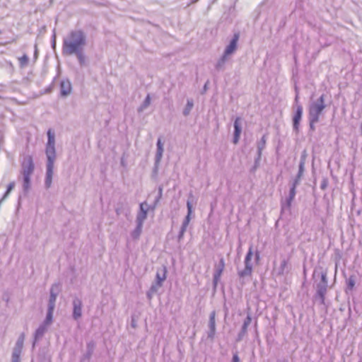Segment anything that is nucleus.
<instances>
[{"label": "nucleus", "mask_w": 362, "mask_h": 362, "mask_svg": "<svg viewBox=\"0 0 362 362\" xmlns=\"http://www.w3.org/2000/svg\"><path fill=\"white\" fill-rule=\"evenodd\" d=\"M47 142L45 148V154L47 157L46 163V175L45 179V186L46 189H49L52 182V176L54 173V162L57 158L55 148V134L52 129H49L47 132Z\"/></svg>", "instance_id": "f257e3e1"}, {"label": "nucleus", "mask_w": 362, "mask_h": 362, "mask_svg": "<svg viewBox=\"0 0 362 362\" xmlns=\"http://www.w3.org/2000/svg\"><path fill=\"white\" fill-rule=\"evenodd\" d=\"M86 45V35L82 30H71L63 40L62 53L73 55L74 52L84 49Z\"/></svg>", "instance_id": "f03ea898"}, {"label": "nucleus", "mask_w": 362, "mask_h": 362, "mask_svg": "<svg viewBox=\"0 0 362 362\" xmlns=\"http://www.w3.org/2000/svg\"><path fill=\"white\" fill-rule=\"evenodd\" d=\"M35 165L30 156H25L21 163V175L23 179V189L27 192L30 188V178L33 174Z\"/></svg>", "instance_id": "7ed1b4c3"}, {"label": "nucleus", "mask_w": 362, "mask_h": 362, "mask_svg": "<svg viewBox=\"0 0 362 362\" xmlns=\"http://www.w3.org/2000/svg\"><path fill=\"white\" fill-rule=\"evenodd\" d=\"M317 276L320 277V281L316 284V294L315 298L316 299L319 298L320 303L324 304L328 288L327 273L325 272H319L315 270L313 273V277L315 278Z\"/></svg>", "instance_id": "20e7f679"}, {"label": "nucleus", "mask_w": 362, "mask_h": 362, "mask_svg": "<svg viewBox=\"0 0 362 362\" xmlns=\"http://www.w3.org/2000/svg\"><path fill=\"white\" fill-rule=\"evenodd\" d=\"M325 107V95L322 94L317 100L310 103L308 118H312L313 121L319 120L320 116Z\"/></svg>", "instance_id": "39448f33"}, {"label": "nucleus", "mask_w": 362, "mask_h": 362, "mask_svg": "<svg viewBox=\"0 0 362 362\" xmlns=\"http://www.w3.org/2000/svg\"><path fill=\"white\" fill-rule=\"evenodd\" d=\"M293 129L298 134L299 132L300 122L303 115V107L298 102V95L296 94L294 105L293 106Z\"/></svg>", "instance_id": "423d86ee"}, {"label": "nucleus", "mask_w": 362, "mask_h": 362, "mask_svg": "<svg viewBox=\"0 0 362 362\" xmlns=\"http://www.w3.org/2000/svg\"><path fill=\"white\" fill-rule=\"evenodd\" d=\"M253 248L252 246H250L249 247V250L246 254V256L245 257L244 260V264L245 267L242 270H239L238 272V274L240 278L244 279L245 277L250 276L252 273V264L251 262L252 258L253 256Z\"/></svg>", "instance_id": "0eeeda50"}, {"label": "nucleus", "mask_w": 362, "mask_h": 362, "mask_svg": "<svg viewBox=\"0 0 362 362\" xmlns=\"http://www.w3.org/2000/svg\"><path fill=\"white\" fill-rule=\"evenodd\" d=\"M167 269L165 266L157 269L156 276V282L153 283L148 293V296L150 298V293H154L162 286L163 281L166 279Z\"/></svg>", "instance_id": "6e6552de"}, {"label": "nucleus", "mask_w": 362, "mask_h": 362, "mask_svg": "<svg viewBox=\"0 0 362 362\" xmlns=\"http://www.w3.org/2000/svg\"><path fill=\"white\" fill-rule=\"evenodd\" d=\"M25 339L24 334H21L18 338L15 346L13 349L11 358L21 360V354L22 353L23 343Z\"/></svg>", "instance_id": "1a4fd4ad"}, {"label": "nucleus", "mask_w": 362, "mask_h": 362, "mask_svg": "<svg viewBox=\"0 0 362 362\" xmlns=\"http://www.w3.org/2000/svg\"><path fill=\"white\" fill-rule=\"evenodd\" d=\"M194 200V199L193 194L192 192H190L189 194L188 199L187 201V214L185 216V219L183 220L182 226H181L182 228H184L185 229H187V228L189 223V221L191 220V215L192 214V203H193Z\"/></svg>", "instance_id": "9d476101"}, {"label": "nucleus", "mask_w": 362, "mask_h": 362, "mask_svg": "<svg viewBox=\"0 0 362 362\" xmlns=\"http://www.w3.org/2000/svg\"><path fill=\"white\" fill-rule=\"evenodd\" d=\"M225 268V262L223 258H221L218 264L215 265L214 272L213 275V284L214 287L216 288L217 286L218 282L219 281L221 274Z\"/></svg>", "instance_id": "9b49d317"}, {"label": "nucleus", "mask_w": 362, "mask_h": 362, "mask_svg": "<svg viewBox=\"0 0 362 362\" xmlns=\"http://www.w3.org/2000/svg\"><path fill=\"white\" fill-rule=\"evenodd\" d=\"M72 317L75 320H78L82 316V300L79 298L75 297L72 301Z\"/></svg>", "instance_id": "f8f14e48"}, {"label": "nucleus", "mask_w": 362, "mask_h": 362, "mask_svg": "<svg viewBox=\"0 0 362 362\" xmlns=\"http://www.w3.org/2000/svg\"><path fill=\"white\" fill-rule=\"evenodd\" d=\"M238 40H239V34L235 33L233 35V38L231 39L229 45L226 46V47L223 52V54L225 55L230 57V55H232L235 53V52L237 49Z\"/></svg>", "instance_id": "ddd939ff"}, {"label": "nucleus", "mask_w": 362, "mask_h": 362, "mask_svg": "<svg viewBox=\"0 0 362 362\" xmlns=\"http://www.w3.org/2000/svg\"><path fill=\"white\" fill-rule=\"evenodd\" d=\"M148 206L146 202H142L139 205V211L136 215V223L144 224V221L147 218V213L148 211Z\"/></svg>", "instance_id": "4468645a"}, {"label": "nucleus", "mask_w": 362, "mask_h": 362, "mask_svg": "<svg viewBox=\"0 0 362 362\" xmlns=\"http://www.w3.org/2000/svg\"><path fill=\"white\" fill-rule=\"evenodd\" d=\"M208 327V338L213 339L216 334V312L214 310L210 313Z\"/></svg>", "instance_id": "2eb2a0df"}, {"label": "nucleus", "mask_w": 362, "mask_h": 362, "mask_svg": "<svg viewBox=\"0 0 362 362\" xmlns=\"http://www.w3.org/2000/svg\"><path fill=\"white\" fill-rule=\"evenodd\" d=\"M234 133H233V142L236 144L239 141L240 134L242 132V124H241V118L236 117L234 121Z\"/></svg>", "instance_id": "dca6fc26"}, {"label": "nucleus", "mask_w": 362, "mask_h": 362, "mask_svg": "<svg viewBox=\"0 0 362 362\" xmlns=\"http://www.w3.org/2000/svg\"><path fill=\"white\" fill-rule=\"evenodd\" d=\"M266 142H267V136H266V135H263L262 137L261 138V139L257 144V158L255 159V168H256L259 164V161L262 156V152L266 146Z\"/></svg>", "instance_id": "f3484780"}, {"label": "nucleus", "mask_w": 362, "mask_h": 362, "mask_svg": "<svg viewBox=\"0 0 362 362\" xmlns=\"http://www.w3.org/2000/svg\"><path fill=\"white\" fill-rule=\"evenodd\" d=\"M49 327V325H45L44 322H42V324L38 327L35 332L33 346H35V341L43 337L44 334L47 332Z\"/></svg>", "instance_id": "a211bd4d"}, {"label": "nucleus", "mask_w": 362, "mask_h": 362, "mask_svg": "<svg viewBox=\"0 0 362 362\" xmlns=\"http://www.w3.org/2000/svg\"><path fill=\"white\" fill-rule=\"evenodd\" d=\"M230 60L229 57L224 54L218 59L215 64V69L217 71H222L226 69V64Z\"/></svg>", "instance_id": "6ab92c4d"}, {"label": "nucleus", "mask_w": 362, "mask_h": 362, "mask_svg": "<svg viewBox=\"0 0 362 362\" xmlns=\"http://www.w3.org/2000/svg\"><path fill=\"white\" fill-rule=\"evenodd\" d=\"M71 90V85L69 80H62L60 83V93L62 96H67Z\"/></svg>", "instance_id": "aec40b11"}, {"label": "nucleus", "mask_w": 362, "mask_h": 362, "mask_svg": "<svg viewBox=\"0 0 362 362\" xmlns=\"http://www.w3.org/2000/svg\"><path fill=\"white\" fill-rule=\"evenodd\" d=\"M293 199H294L293 197H292L291 196H288L284 200H282L281 202V211H290L291 204H292V202L293 201Z\"/></svg>", "instance_id": "412c9836"}, {"label": "nucleus", "mask_w": 362, "mask_h": 362, "mask_svg": "<svg viewBox=\"0 0 362 362\" xmlns=\"http://www.w3.org/2000/svg\"><path fill=\"white\" fill-rule=\"evenodd\" d=\"M293 199H294L293 197H292L291 196H288L284 200H282L281 202V211H290L291 204H292V202L293 201Z\"/></svg>", "instance_id": "4be33fe9"}, {"label": "nucleus", "mask_w": 362, "mask_h": 362, "mask_svg": "<svg viewBox=\"0 0 362 362\" xmlns=\"http://www.w3.org/2000/svg\"><path fill=\"white\" fill-rule=\"evenodd\" d=\"M293 199H294L293 197H292L291 196H288L284 200H282L281 202V211H290L291 204H292V202L293 201Z\"/></svg>", "instance_id": "5701e85b"}, {"label": "nucleus", "mask_w": 362, "mask_h": 362, "mask_svg": "<svg viewBox=\"0 0 362 362\" xmlns=\"http://www.w3.org/2000/svg\"><path fill=\"white\" fill-rule=\"evenodd\" d=\"M194 107V101L192 98H188L187 100V104L183 110L182 114L184 116L187 117L189 115Z\"/></svg>", "instance_id": "b1692460"}, {"label": "nucleus", "mask_w": 362, "mask_h": 362, "mask_svg": "<svg viewBox=\"0 0 362 362\" xmlns=\"http://www.w3.org/2000/svg\"><path fill=\"white\" fill-rule=\"evenodd\" d=\"M305 155L303 154L300 157L298 172L297 174V175L298 176V178H301V177L303 174V172L305 170Z\"/></svg>", "instance_id": "393cba45"}, {"label": "nucleus", "mask_w": 362, "mask_h": 362, "mask_svg": "<svg viewBox=\"0 0 362 362\" xmlns=\"http://www.w3.org/2000/svg\"><path fill=\"white\" fill-rule=\"evenodd\" d=\"M143 224L136 223V227L135 229L131 233V236L133 239L137 240L139 239L141 231H142Z\"/></svg>", "instance_id": "a878e982"}, {"label": "nucleus", "mask_w": 362, "mask_h": 362, "mask_svg": "<svg viewBox=\"0 0 362 362\" xmlns=\"http://www.w3.org/2000/svg\"><path fill=\"white\" fill-rule=\"evenodd\" d=\"M54 309H51L47 308V312L45 319L42 322H44L45 325H47L50 326L53 321V313Z\"/></svg>", "instance_id": "bb28decb"}, {"label": "nucleus", "mask_w": 362, "mask_h": 362, "mask_svg": "<svg viewBox=\"0 0 362 362\" xmlns=\"http://www.w3.org/2000/svg\"><path fill=\"white\" fill-rule=\"evenodd\" d=\"M84 49L78 50L76 52H74V54L76 56L80 66H83L86 63V56L83 53Z\"/></svg>", "instance_id": "cd10ccee"}, {"label": "nucleus", "mask_w": 362, "mask_h": 362, "mask_svg": "<svg viewBox=\"0 0 362 362\" xmlns=\"http://www.w3.org/2000/svg\"><path fill=\"white\" fill-rule=\"evenodd\" d=\"M163 151H164L163 146L157 147L156 156H155L156 168H157V166L158 165L159 163L160 162V160L162 159Z\"/></svg>", "instance_id": "c85d7f7f"}, {"label": "nucleus", "mask_w": 362, "mask_h": 362, "mask_svg": "<svg viewBox=\"0 0 362 362\" xmlns=\"http://www.w3.org/2000/svg\"><path fill=\"white\" fill-rule=\"evenodd\" d=\"M150 103H151V97L149 95H147L144 101L143 102L141 105L139 107L138 111L142 112L143 110H144L149 106Z\"/></svg>", "instance_id": "c756f323"}, {"label": "nucleus", "mask_w": 362, "mask_h": 362, "mask_svg": "<svg viewBox=\"0 0 362 362\" xmlns=\"http://www.w3.org/2000/svg\"><path fill=\"white\" fill-rule=\"evenodd\" d=\"M60 286L61 284L59 283L52 284L49 290V294H54L56 296H58L60 291Z\"/></svg>", "instance_id": "7c9ffc66"}, {"label": "nucleus", "mask_w": 362, "mask_h": 362, "mask_svg": "<svg viewBox=\"0 0 362 362\" xmlns=\"http://www.w3.org/2000/svg\"><path fill=\"white\" fill-rule=\"evenodd\" d=\"M57 297V296H56L54 294H52V295L49 294V298L47 308H51V309L55 308V303H56Z\"/></svg>", "instance_id": "2f4dec72"}, {"label": "nucleus", "mask_w": 362, "mask_h": 362, "mask_svg": "<svg viewBox=\"0 0 362 362\" xmlns=\"http://www.w3.org/2000/svg\"><path fill=\"white\" fill-rule=\"evenodd\" d=\"M20 66L21 67H25L28 65L29 58L27 54H23L21 57L18 58Z\"/></svg>", "instance_id": "473e14b6"}, {"label": "nucleus", "mask_w": 362, "mask_h": 362, "mask_svg": "<svg viewBox=\"0 0 362 362\" xmlns=\"http://www.w3.org/2000/svg\"><path fill=\"white\" fill-rule=\"evenodd\" d=\"M115 212L118 216L121 214H125L126 216L127 215V212L125 210L124 204H121L120 206H119V204L117 205V206L115 208Z\"/></svg>", "instance_id": "72a5a7b5"}, {"label": "nucleus", "mask_w": 362, "mask_h": 362, "mask_svg": "<svg viewBox=\"0 0 362 362\" xmlns=\"http://www.w3.org/2000/svg\"><path fill=\"white\" fill-rule=\"evenodd\" d=\"M247 328H243V327L242 326V328H241V330L240 331V332L238 333V337H237V339H236V341H242V339H243V337L245 336V334H247Z\"/></svg>", "instance_id": "f704fd0d"}, {"label": "nucleus", "mask_w": 362, "mask_h": 362, "mask_svg": "<svg viewBox=\"0 0 362 362\" xmlns=\"http://www.w3.org/2000/svg\"><path fill=\"white\" fill-rule=\"evenodd\" d=\"M286 266H287L286 260L284 259L283 261H281L280 267L279 268V274L282 275L284 274L285 269H286Z\"/></svg>", "instance_id": "c9c22d12"}, {"label": "nucleus", "mask_w": 362, "mask_h": 362, "mask_svg": "<svg viewBox=\"0 0 362 362\" xmlns=\"http://www.w3.org/2000/svg\"><path fill=\"white\" fill-rule=\"evenodd\" d=\"M14 186H15V183L13 182H11L8 185L7 190L6 191L5 194H4L2 199H5L8 197V195L9 194L11 191L13 189Z\"/></svg>", "instance_id": "e433bc0d"}, {"label": "nucleus", "mask_w": 362, "mask_h": 362, "mask_svg": "<svg viewBox=\"0 0 362 362\" xmlns=\"http://www.w3.org/2000/svg\"><path fill=\"white\" fill-rule=\"evenodd\" d=\"M251 322H252L251 315L250 314H247V315L246 318L245 319L242 326L243 327V328H247V329L248 326L251 324Z\"/></svg>", "instance_id": "4c0bfd02"}, {"label": "nucleus", "mask_w": 362, "mask_h": 362, "mask_svg": "<svg viewBox=\"0 0 362 362\" xmlns=\"http://www.w3.org/2000/svg\"><path fill=\"white\" fill-rule=\"evenodd\" d=\"M251 322H252L251 315L250 314H247V315L246 318L245 319L242 326L243 327V328H247V329L248 326L251 324Z\"/></svg>", "instance_id": "58836bf2"}, {"label": "nucleus", "mask_w": 362, "mask_h": 362, "mask_svg": "<svg viewBox=\"0 0 362 362\" xmlns=\"http://www.w3.org/2000/svg\"><path fill=\"white\" fill-rule=\"evenodd\" d=\"M308 120H309V124H310V129L312 131H315V125L316 123H317L319 122V120L313 121V119L312 118H308Z\"/></svg>", "instance_id": "ea45409f"}, {"label": "nucleus", "mask_w": 362, "mask_h": 362, "mask_svg": "<svg viewBox=\"0 0 362 362\" xmlns=\"http://www.w3.org/2000/svg\"><path fill=\"white\" fill-rule=\"evenodd\" d=\"M186 230L187 229H185L184 228H182V227L180 228V232H179L178 235H177V240H178V242H180L182 240Z\"/></svg>", "instance_id": "a19ab883"}, {"label": "nucleus", "mask_w": 362, "mask_h": 362, "mask_svg": "<svg viewBox=\"0 0 362 362\" xmlns=\"http://www.w3.org/2000/svg\"><path fill=\"white\" fill-rule=\"evenodd\" d=\"M355 285V280L351 276L347 281V286L349 289H352Z\"/></svg>", "instance_id": "79ce46f5"}, {"label": "nucleus", "mask_w": 362, "mask_h": 362, "mask_svg": "<svg viewBox=\"0 0 362 362\" xmlns=\"http://www.w3.org/2000/svg\"><path fill=\"white\" fill-rule=\"evenodd\" d=\"M38 362H51V360L49 358L45 356V355L43 356H39V361Z\"/></svg>", "instance_id": "37998d69"}, {"label": "nucleus", "mask_w": 362, "mask_h": 362, "mask_svg": "<svg viewBox=\"0 0 362 362\" xmlns=\"http://www.w3.org/2000/svg\"><path fill=\"white\" fill-rule=\"evenodd\" d=\"M162 194H163V187L160 186L158 187V194L156 199V203H157L160 200V199L162 197Z\"/></svg>", "instance_id": "c03bdc74"}, {"label": "nucleus", "mask_w": 362, "mask_h": 362, "mask_svg": "<svg viewBox=\"0 0 362 362\" xmlns=\"http://www.w3.org/2000/svg\"><path fill=\"white\" fill-rule=\"evenodd\" d=\"M300 180V178H298V176L296 175V177L293 180L291 187L296 188L297 185L299 184Z\"/></svg>", "instance_id": "a18cd8bd"}, {"label": "nucleus", "mask_w": 362, "mask_h": 362, "mask_svg": "<svg viewBox=\"0 0 362 362\" xmlns=\"http://www.w3.org/2000/svg\"><path fill=\"white\" fill-rule=\"evenodd\" d=\"M296 194V188L291 187L290 190H289L288 196H291V197L295 198Z\"/></svg>", "instance_id": "49530a36"}, {"label": "nucleus", "mask_w": 362, "mask_h": 362, "mask_svg": "<svg viewBox=\"0 0 362 362\" xmlns=\"http://www.w3.org/2000/svg\"><path fill=\"white\" fill-rule=\"evenodd\" d=\"M232 362H240V358L237 354H233Z\"/></svg>", "instance_id": "de8ad7c7"}, {"label": "nucleus", "mask_w": 362, "mask_h": 362, "mask_svg": "<svg viewBox=\"0 0 362 362\" xmlns=\"http://www.w3.org/2000/svg\"><path fill=\"white\" fill-rule=\"evenodd\" d=\"M156 146L157 147H161V146H163V144L162 143L161 141V139L160 138H158V141H157V143H156Z\"/></svg>", "instance_id": "09e8293b"}, {"label": "nucleus", "mask_w": 362, "mask_h": 362, "mask_svg": "<svg viewBox=\"0 0 362 362\" xmlns=\"http://www.w3.org/2000/svg\"><path fill=\"white\" fill-rule=\"evenodd\" d=\"M52 46L53 48H54L55 46H56V35H55V34L53 35Z\"/></svg>", "instance_id": "8fccbe9b"}, {"label": "nucleus", "mask_w": 362, "mask_h": 362, "mask_svg": "<svg viewBox=\"0 0 362 362\" xmlns=\"http://www.w3.org/2000/svg\"><path fill=\"white\" fill-rule=\"evenodd\" d=\"M37 54H38V51H37V45H35V52H34V58L35 59L37 58Z\"/></svg>", "instance_id": "3c124183"}, {"label": "nucleus", "mask_w": 362, "mask_h": 362, "mask_svg": "<svg viewBox=\"0 0 362 362\" xmlns=\"http://www.w3.org/2000/svg\"><path fill=\"white\" fill-rule=\"evenodd\" d=\"M255 259L256 261H258L259 259V252L258 251H256L255 252Z\"/></svg>", "instance_id": "603ef678"}, {"label": "nucleus", "mask_w": 362, "mask_h": 362, "mask_svg": "<svg viewBox=\"0 0 362 362\" xmlns=\"http://www.w3.org/2000/svg\"><path fill=\"white\" fill-rule=\"evenodd\" d=\"M327 186V183L325 182H324L323 183L321 184V188L322 189H325Z\"/></svg>", "instance_id": "864d4df0"}, {"label": "nucleus", "mask_w": 362, "mask_h": 362, "mask_svg": "<svg viewBox=\"0 0 362 362\" xmlns=\"http://www.w3.org/2000/svg\"><path fill=\"white\" fill-rule=\"evenodd\" d=\"M11 362H21V360H16V359L11 358Z\"/></svg>", "instance_id": "5fc2aeb1"}]
</instances>
